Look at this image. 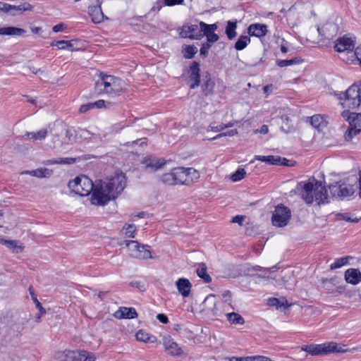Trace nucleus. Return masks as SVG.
Masks as SVG:
<instances>
[{
    "label": "nucleus",
    "instance_id": "obj_50",
    "mask_svg": "<svg viewBox=\"0 0 361 361\" xmlns=\"http://www.w3.org/2000/svg\"><path fill=\"white\" fill-rule=\"evenodd\" d=\"M200 26H202L203 32H214L218 28L216 23L209 25L202 21L200 22Z\"/></svg>",
    "mask_w": 361,
    "mask_h": 361
},
{
    "label": "nucleus",
    "instance_id": "obj_7",
    "mask_svg": "<svg viewBox=\"0 0 361 361\" xmlns=\"http://www.w3.org/2000/svg\"><path fill=\"white\" fill-rule=\"evenodd\" d=\"M123 243L128 247L131 257L140 259H152L150 250L147 245H141L136 240H124Z\"/></svg>",
    "mask_w": 361,
    "mask_h": 361
},
{
    "label": "nucleus",
    "instance_id": "obj_11",
    "mask_svg": "<svg viewBox=\"0 0 361 361\" xmlns=\"http://www.w3.org/2000/svg\"><path fill=\"white\" fill-rule=\"evenodd\" d=\"M355 38L345 35L336 39L335 43V50L338 52L347 51L353 54L355 48Z\"/></svg>",
    "mask_w": 361,
    "mask_h": 361
},
{
    "label": "nucleus",
    "instance_id": "obj_9",
    "mask_svg": "<svg viewBox=\"0 0 361 361\" xmlns=\"http://www.w3.org/2000/svg\"><path fill=\"white\" fill-rule=\"evenodd\" d=\"M291 213L289 208L283 204L276 207L272 214L271 221L273 225L277 227H284L290 219Z\"/></svg>",
    "mask_w": 361,
    "mask_h": 361
},
{
    "label": "nucleus",
    "instance_id": "obj_35",
    "mask_svg": "<svg viewBox=\"0 0 361 361\" xmlns=\"http://www.w3.org/2000/svg\"><path fill=\"white\" fill-rule=\"evenodd\" d=\"M250 42V37L242 35L238 37V40L235 43L234 48L238 51H241L244 49Z\"/></svg>",
    "mask_w": 361,
    "mask_h": 361
},
{
    "label": "nucleus",
    "instance_id": "obj_55",
    "mask_svg": "<svg viewBox=\"0 0 361 361\" xmlns=\"http://www.w3.org/2000/svg\"><path fill=\"white\" fill-rule=\"evenodd\" d=\"M164 5L168 6H172L175 5L182 4L184 0H162Z\"/></svg>",
    "mask_w": 361,
    "mask_h": 361
},
{
    "label": "nucleus",
    "instance_id": "obj_24",
    "mask_svg": "<svg viewBox=\"0 0 361 361\" xmlns=\"http://www.w3.org/2000/svg\"><path fill=\"white\" fill-rule=\"evenodd\" d=\"M78 41L77 39H71L69 41L59 40L51 44L52 46L57 47L59 49H68L71 51L79 49L76 44Z\"/></svg>",
    "mask_w": 361,
    "mask_h": 361
},
{
    "label": "nucleus",
    "instance_id": "obj_54",
    "mask_svg": "<svg viewBox=\"0 0 361 361\" xmlns=\"http://www.w3.org/2000/svg\"><path fill=\"white\" fill-rule=\"evenodd\" d=\"M302 350L306 351L312 355H316V346L314 345H304L301 348Z\"/></svg>",
    "mask_w": 361,
    "mask_h": 361
},
{
    "label": "nucleus",
    "instance_id": "obj_58",
    "mask_svg": "<svg viewBox=\"0 0 361 361\" xmlns=\"http://www.w3.org/2000/svg\"><path fill=\"white\" fill-rule=\"evenodd\" d=\"M126 126V125L125 123H115L114 125L112 126L111 130L114 133H117L121 130H122L123 128H125Z\"/></svg>",
    "mask_w": 361,
    "mask_h": 361
},
{
    "label": "nucleus",
    "instance_id": "obj_27",
    "mask_svg": "<svg viewBox=\"0 0 361 361\" xmlns=\"http://www.w3.org/2000/svg\"><path fill=\"white\" fill-rule=\"evenodd\" d=\"M237 20H228L226 22V25L225 27V34L229 40H233L237 36Z\"/></svg>",
    "mask_w": 361,
    "mask_h": 361
},
{
    "label": "nucleus",
    "instance_id": "obj_4",
    "mask_svg": "<svg viewBox=\"0 0 361 361\" xmlns=\"http://www.w3.org/2000/svg\"><path fill=\"white\" fill-rule=\"evenodd\" d=\"M341 115L349 123V127L344 135L345 140L349 142L361 132V114L345 110Z\"/></svg>",
    "mask_w": 361,
    "mask_h": 361
},
{
    "label": "nucleus",
    "instance_id": "obj_21",
    "mask_svg": "<svg viewBox=\"0 0 361 361\" xmlns=\"http://www.w3.org/2000/svg\"><path fill=\"white\" fill-rule=\"evenodd\" d=\"M178 293L184 298L190 295L192 287L190 281L185 278L179 279L176 283Z\"/></svg>",
    "mask_w": 361,
    "mask_h": 361
},
{
    "label": "nucleus",
    "instance_id": "obj_19",
    "mask_svg": "<svg viewBox=\"0 0 361 361\" xmlns=\"http://www.w3.org/2000/svg\"><path fill=\"white\" fill-rule=\"evenodd\" d=\"M317 204L329 202L330 197L325 185L321 180H317Z\"/></svg>",
    "mask_w": 361,
    "mask_h": 361
},
{
    "label": "nucleus",
    "instance_id": "obj_16",
    "mask_svg": "<svg viewBox=\"0 0 361 361\" xmlns=\"http://www.w3.org/2000/svg\"><path fill=\"white\" fill-rule=\"evenodd\" d=\"M200 63L197 61H193L190 66V87L191 89H194L196 87L199 86L200 82Z\"/></svg>",
    "mask_w": 361,
    "mask_h": 361
},
{
    "label": "nucleus",
    "instance_id": "obj_15",
    "mask_svg": "<svg viewBox=\"0 0 361 361\" xmlns=\"http://www.w3.org/2000/svg\"><path fill=\"white\" fill-rule=\"evenodd\" d=\"M166 160L164 159L157 158L154 156H149L145 157L142 164L145 165L146 169L149 172H154L161 169L166 164Z\"/></svg>",
    "mask_w": 361,
    "mask_h": 361
},
{
    "label": "nucleus",
    "instance_id": "obj_1",
    "mask_svg": "<svg viewBox=\"0 0 361 361\" xmlns=\"http://www.w3.org/2000/svg\"><path fill=\"white\" fill-rule=\"evenodd\" d=\"M72 192L80 196H87L91 192V202L96 205H105L111 199H115L126 186V177L123 173H116L104 180H99L95 185L85 176H78L68 184Z\"/></svg>",
    "mask_w": 361,
    "mask_h": 361
},
{
    "label": "nucleus",
    "instance_id": "obj_44",
    "mask_svg": "<svg viewBox=\"0 0 361 361\" xmlns=\"http://www.w3.org/2000/svg\"><path fill=\"white\" fill-rule=\"evenodd\" d=\"M187 178L190 180V184L200 178L199 172L193 168H185Z\"/></svg>",
    "mask_w": 361,
    "mask_h": 361
},
{
    "label": "nucleus",
    "instance_id": "obj_18",
    "mask_svg": "<svg viewBox=\"0 0 361 361\" xmlns=\"http://www.w3.org/2000/svg\"><path fill=\"white\" fill-rule=\"evenodd\" d=\"M114 317L117 319H134L137 317V313L133 307H121L114 313Z\"/></svg>",
    "mask_w": 361,
    "mask_h": 361
},
{
    "label": "nucleus",
    "instance_id": "obj_37",
    "mask_svg": "<svg viewBox=\"0 0 361 361\" xmlns=\"http://www.w3.org/2000/svg\"><path fill=\"white\" fill-rule=\"evenodd\" d=\"M47 133L48 130L47 129H42L36 133H27L25 135L33 140H42L47 137Z\"/></svg>",
    "mask_w": 361,
    "mask_h": 361
},
{
    "label": "nucleus",
    "instance_id": "obj_31",
    "mask_svg": "<svg viewBox=\"0 0 361 361\" xmlns=\"http://www.w3.org/2000/svg\"><path fill=\"white\" fill-rule=\"evenodd\" d=\"M136 340L144 343H156L157 338L154 336H150L143 330H139L135 334Z\"/></svg>",
    "mask_w": 361,
    "mask_h": 361
},
{
    "label": "nucleus",
    "instance_id": "obj_62",
    "mask_svg": "<svg viewBox=\"0 0 361 361\" xmlns=\"http://www.w3.org/2000/svg\"><path fill=\"white\" fill-rule=\"evenodd\" d=\"M94 109H101L104 107L105 102L103 99L97 100L94 102H92Z\"/></svg>",
    "mask_w": 361,
    "mask_h": 361
},
{
    "label": "nucleus",
    "instance_id": "obj_41",
    "mask_svg": "<svg viewBox=\"0 0 361 361\" xmlns=\"http://www.w3.org/2000/svg\"><path fill=\"white\" fill-rule=\"evenodd\" d=\"M328 121L326 117L323 115L317 114V132L322 131L323 134H326L325 130H327Z\"/></svg>",
    "mask_w": 361,
    "mask_h": 361
},
{
    "label": "nucleus",
    "instance_id": "obj_64",
    "mask_svg": "<svg viewBox=\"0 0 361 361\" xmlns=\"http://www.w3.org/2000/svg\"><path fill=\"white\" fill-rule=\"evenodd\" d=\"M253 361H272L270 358L262 355H255Z\"/></svg>",
    "mask_w": 361,
    "mask_h": 361
},
{
    "label": "nucleus",
    "instance_id": "obj_29",
    "mask_svg": "<svg viewBox=\"0 0 361 361\" xmlns=\"http://www.w3.org/2000/svg\"><path fill=\"white\" fill-rule=\"evenodd\" d=\"M26 31L24 29L16 27H4L0 28V35H24Z\"/></svg>",
    "mask_w": 361,
    "mask_h": 361
},
{
    "label": "nucleus",
    "instance_id": "obj_13",
    "mask_svg": "<svg viewBox=\"0 0 361 361\" xmlns=\"http://www.w3.org/2000/svg\"><path fill=\"white\" fill-rule=\"evenodd\" d=\"M324 288L330 292H338L343 293L345 290V286L342 280L337 277L331 278L329 279L322 280Z\"/></svg>",
    "mask_w": 361,
    "mask_h": 361
},
{
    "label": "nucleus",
    "instance_id": "obj_12",
    "mask_svg": "<svg viewBox=\"0 0 361 361\" xmlns=\"http://www.w3.org/2000/svg\"><path fill=\"white\" fill-rule=\"evenodd\" d=\"M345 352H347V348H345V345H341L335 342H327L317 345V355H326L331 353Z\"/></svg>",
    "mask_w": 361,
    "mask_h": 361
},
{
    "label": "nucleus",
    "instance_id": "obj_2",
    "mask_svg": "<svg viewBox=\"0 0 361 361\" xmlns=\"http://www.w3.org/2000/svg\"><path fill=\"white\" fill-rule=\"evenodd\" d=\"M95 89L99 94L119 95L125 91L126 83L119 78L101 73L95 82Z\"/></svg>",
    "mask_w": 361,
    "mask_h": 361
},
{
    "label": "nucleus",
    "instance_id": "obj_43",
    "mask_svg": "<svg viewBox=\"0 0 361 361\" xmlns=\"http://www.w3.org/2000/svg\"><path fill=\"white\" fill-rule=\"evenodd\" d=\"M268 304L270 306H274L276 308H279V307H286L288 306V302L283 298H282L281 299H278L276 298H269L268 300Z\"/></svg>",
    "mask_w": 361,
    "mask_h": 361
},
{
    "label": "nucleus",
    "instance_id": "obj_20",
    "mask_svg": "<svg viewBox=\"0 0 361 361\" xmlns=\"http://www.w3.org/2000/svg\"><path fill=\"white\" fill-rule=\"evenodd\" d=\"M345 280L348 283L356 285L361 281V272L357 269H348L345 271Z\"/></svg>",
    "mask_w": 361,
    "mask_h": 361
},
{
    "label": "nucleus",
    "instance_id": "obj_63",
    "mask_svg": "<svg viewBox=\"0 0 361 361\" xmlns=\"http://www.w3.org/2000/svg\"><path fill=\"white\" fill-rule=\"evenodd\" d=\"M353 55L356 56L357 59L360 61L361 65V45L355 49Z\"/></svg>",
    "mask_w": 361,
    "mask_h": 361
},
{
    "label": "nucleus",
    "instance_id": "obj_56",
    "mask_svg": "<svg viewBox=\"0 0 361 361\" xmlns=\"http://www.w3.org/2000/svg\"><path fill=\"white\" fill-rule=\"evenodd\" d=\"M92 109H94L92 104V102H90V103L81 105L79 109V112L80 114H85Z\"/></svg>",
    "mask_w": 361,
    "mask_h": 361
},
{
    "label": "nucleus",
    "instance_id": "obj_17",
    "mask_svg": "<svg viewBox=\"0 0 361 361\" xmlns=\"http://www.w3.org/2000/svg\"><path fill=\"white\" fill-rule=\"evenodd\" d=\"M268 32L267 25L261 23H252L247 27V33L250 36L262 37Z\"/></svg>",
    "mask_w": 361,
    "mask_h": 361
},
{
    "label": "nucleus",
    "instance_id": "obj_61",
    "mask_svg": "<svg viewBox=\"0 0 361 361\" xmlns=\"http://www.w3.org/2000/svg\"><path fill=\"white\" fill-rule=\"evenodd\" d=\"M281 164L279 166H292L294 165V161L292 160L287 159L286 158L281 157Z\"/></svg>",
    "mask_w": 361,
    "mask_h": 361
},
{
    "label": "nucleus",
    "instance_id": "obj_57",
    "mask_svg": "<svg viewBox=\"0 0 361 361\" xmlns=\"http://www.w3.org/2000/svg\"><path fill=\"white\" fill-rule=\"evenodd\" d=\"M33 300L36 304V307L39 309L40 314L37 317V319H40V316L46 313L45 309L42 306L41 303L38 301L36 297H33Z\"/></svg>",
    "mask_w": 361,
    "mask_h": 361
},
{
    "label": "nucleus",
    "instance_id": "obj_26",
    "mask_svg": "<svg viewBox=\"0 0 361 361\" xmlns=\"http://www.w3.org/2000/svg\"><path fill=\"white\" fill-rule=\"evenodd\" d=\"M176 185H190V180L187 178L185 168L178 167L174 169Z\"/></svg>",
    "mask_w": 361,
    "mask_h": 361
},
{
    "label": "nucleus",
    "instance_id": "obj_48",
    "mask_svg": "<svg viewBox=\"0 0 361 361\" xmlns=\"http://www.w3.org/2000/svg\"><path fill=\"white\" fill-rule=\"evenodd\" d=\"M246 174L245 171L243 169H238L235 173H233L231 176V179L233 182H237L240 180H242Z\"/></svg>",
    "mask_w": 361,
    "mask_h": 361
},
{
    "label": "nucleus",
    "instance_id": "obj_25",
    "mask_svg": "<svg viewBox=\"0 0 361 361\" xmlns=\"http://www.w3.org/2000/svg\"><path fill=\"white\" fill-rule=\"evenodd\" d=\"M4 4L6 6H4V13H12L13 11L23 12V11H31L33 8V6L30 4L27 3V2L21 4L18 6H13V5L6 4V3H4Z\"/></svg>",
    "mask_w": 361,
    "mask_h": 361
},
{
    "label": "nucleus",
    "instance_id": "obj_6",
    "mask_svg": "<svg viewBox=\"0 0 361 361\" xmlns=\"http://www.w3.org/2000/svg\"><path fill=\"white\" fill-rule=\"evenodd\" d=\"M56 359L58 361H94L95 356L86 350H65L58 353Z\"/></svg>",
    "mask_w": 361,
    "mask_h": 361
},
{
    "label": "nucleus",
    "instance_id": "obj_39",
    "mask_svg": "<svg viewBox=\"0 0 361 361\" xmlns=\"http://www.w3.org/2000/svg\"><path fill=\"white\" fill-rule=\"evenodd\" d=\"M1 243L16 253L23 250V247L18 245V240H1Z\"/></svg>",
    "mask_w": 361,
    "mask_h": 361
},
{
    "label": "nucleus",
    "instance_id": "obj_32",
    "mask_svg": "<svg viewBox=\"0 0 361 361\" xmlns=\"http://www.w3.org/2000/svg\"><path fill=\"white\" fill-rule=\"evenodd\" d=\"M207 266L204 263L198 264L196 270L197 276L201 278L204 283H209L212 281V277L207 272Z\"/></svg>",
    "mask_w": 361,
    "mask_h": 361
},
{
    "label": "nucleus",
    "instance_id": "obj_46",
    "mask_svg": "<svg viewBox=\"0 0 361 361\" xmlns=\"http://www.w3.org/2000/svg\"><path fill=\"white\" fill-rule=\"evenodd\" d=\"M123 230H125V235L128 238H135V233L136 232V226L134 224H128L125 225L123 227Z\"/></svg>",
    "mask_w": 361,
    "mask_h": 361
},
{
    "label": "nucleus",
    "instance_id": "obj_42",
    "mask_svg": "<svg viewBox=\"0 0 361 361\" xmlns=\"http://www.w3.org/2000/svg\"><path fill=\"white\" fill-rule=\"evenodd\" d=\"M54 126H56L58 129L65 130H66V140L65 142H72L74 137V130L71 128H66L65 125L63 123H57L54 124Z\"/></svg>",
    "mask_w": 361,
    "mask_h": 361
},
{
    "label": "nucleus",
    "instance_id": "obj_8",
    "mask_svg": "<svg viewBox=\"0 0 361 361\" xmlns=\"http://www.w3.org/2000/svg\"><path fill=\"white\" fill-rule=\"evenodd\" d=\"M357 188L345 182H338L329 186L332 197L341 200L353 196Z\"/></svg>",
    "mask_w": 361,
    "mask_h": 361
},
{
    "label": "nucleus",
    "instance_id": "obj_40",
    "mask_svg": "<svg viewBox=\"0 0 361 361\" xmlns=\"http://www.w3.org/2000/svg\"><path fill=\"white\" fill-rule=\"evenodd\" d=\"M197 48L195 45H186L182 50L185 59H190L197 53Z\"/></svg>",
    "mask_w": 361,
    "mask_h": 361
},
{
    "label": "nucleus",
    "instance_id": "obj_36",
    "mask_svg": "<svg viewBox=\"0 0 361 361\" xmlns=\"http://www.w3.org/2000/svg\"><path fill=\"white\" fill-rule=\"evenodd\" d=\"M352 259V257L346 256L337 258L333 263L330 264V269L331 270L339 269L349 263V259Z\"/></svg>",
    "mask_w": 361,
    "mask_h": 361
},
{
    "label": "nucleus",
    "instance_id": "obj_52",
    "mask_svg": "<svg viewBox=\"0 0 361 361\" xmlns=\"http://www.w3.org/2000/svg\"><path fill=\"white\" fill-rule=\"evenodd\" d=\"M163 5H164L163 1L162 0H158L154 4V5L152 7V8L150 9V11L148 13V14L149 15L150 13H154V14L157 13L161 10V8H162Z\"/></svg>",
    "mask_w": 361,
    "mask_h": 361
},
{
    "label": "nucleus",
    "instance_id": "obj_59",
    "mask_svg": "<svg viewBox=\"0 0 361 361\" xmlns=\"http://www.w3.org/2000/svg\"><path fill=\"white\" fill-rule=\"evenodd\" d=\"M245 219V216L237 215V216H234L232 219L231 222L232 223H235V224H238L240 226H242L243 225V221H244Z\"/></svg>",
    "mask_w": 361,
    "mask_h": 361
},
{
    "label": "nucleus",
    "instance_id": "obj_10",
    "mask_svg": "<svg viewBox=\"0 0 361 361\" xmlns=\"http://www.w3.org/2000/svg\"><path fill=\"white\" fill-rule=\"evenodd\" d=\"M203 30L200 22L197 24L187 23L182 26L179 35L183 38L200 39L204 37Z\"/></svg>",
    "mask_w": 361,
    "mask_h": 361
},
{
    "label": "nucleus",
    "instance_id": "obj_49",
    "mask_svg": "<svg viewBox=\"0 0 361 361\" xmlns=\"http://www.w3.org/2000/svg\"><path fill=\"white\" fill-rule=\"evenodd\" d=\"M202 33H204V36H206L207 37V42L211 45L217 42L219 39V35L215 32H202Z\"/></svg>",
    "mask_w": 361,
    "mask_h": 361
},
{
    "label": "nucleus",
    "instance_id": "obj_38",
    "mask_svg": "<svg viewBox=\"0 0 361 361\" xmlns=\"http://www.w3.org/2000/svg\"><path fill=\"white\" fill-rule=\"evenodd\" d=\"M226 316L228 322L232 324H243L245 323L243 317L238 313H228Z\"/></svg>",
    "mask_w": 361,
    "mask_h": 361
},
{
    "label": "nucleus",
    "instance_id": "obj_22",
    "mask_svg": "<svg viewBox=\"0 0 361 361\" xmlns=\"http://www.w3.org/2000/svg\"><path fill=\"white\" fill-rule=\"evenodd\" d=\"M337 30L338 27L334 23H328L325 24L321 29L317 27V32L320 35H324L327 39H331L334 35H336Z\"/></svg>",
    "mask_w": 361,
    "mask_h": 361
},
{
    "label": "nucleus",
    "instance_id": "obj_23",
    "mask_svg": "<svg viewBox=\"0 0 361 361\" xmlns=\"http://www.w3.org/2000/svg\"><path fill=\"white\" fill-rule=\"evenodd\" d=\"M88 13L92 22L94 23H99L104 19V15L100 6H90L88 8Z\"/></svg>",
    "mask_w": 361,
    "mask_h": 361
},
{
    "label": "nucleus",
    "instance_id": "obj_51",
    "mask_svg": "<svg viewBox=\"0 0 361 361\" xmlns=\"http://www.w3.org/2000/svg\"><path fill=\"white\" fill-rule=\"evenodd\" d=\"M237 134H238V130L236 129H233V130H228L225 133H219L217 135H216L215 137L210 138L209 140H217L224 136H233Z\"/></svg>",
    "mask_w": 361,
    "mask_h": 361
},
{
    "label": "nucleus",
    "instance_id": "obj_5",
    "mask_svg": "<svg viewBox=\"0 0 361 361\" xmlns=\"http://www.w3.org/2000/svg\"><path fill=\"white\" fill-rule=\"evenodd\" d=\"M314 178L312 177L307 181L299 182L290 193L299 195L305 203L310 204L314 202L315 190L314 189Z\"/></svg>",
    "mask_w": 361,
    "mask_h": 361
},
{
    "label": "nucleus",
    "instance_id": "obj_47",
    "mask_svg": "<svg viewBox=\"0 0 361 361\" xmlns=\"http://www.w3.org/2000/svg\"><path fill=\"white\" fill-rule=\"evenodd\" d=\"M300 62V60L298 58H294L290 60H277L276 63L279 67H286L288 66H292L293 64H297Z\"/></svg>",
    "mask_w": 361,
    "mask_h": 361
},
{
    "label": "nucleus",
    "instance_id": "obj_28",
    "mask_svg": "<svg viewBox=\"0 0 361 361\" xmlns=\"http://www.w3.org/2000/svg\"><path fill=\"white\" fill-rule=\"evenodd\" d=\"M52 170L47 168H40L32 171H25L23 173H27L37 178H49L52 175Z\"/></svg>",
    "mask_w": 361,
    "mask_h": 361
},
{
    "label": "nucleus",
    "instance_id": "obj_30",
    "mask_svg": "<svg viewBox=\"0 0 361 361\" xmlns=\"http://www.w3.org/2000/svg\"><path fill=\"white\" fill-rule=\"evenodd\" d=\"M255 160H259L262 162H265L270 165H280L281 164V157L279 156H261V155H256L255 157Z\"/></svg>",
    "mask_w": 361,
    "mask_h": 361
},
{
    "label": "nucleus",
    "instance_id": "obj_45",
    "mask_svg": "<svg viewBox=\"0 0 361 361\" xmlns=\"http://www.w3.org/2000/svg\"><path fill=\"white\" fill-rule=\"evenodd\" d=\"M336 216L338 220H344L345 221H350L353 223H357L359 221L358 218H352L351 214L350 213H338L336 214Z\"/></svg>",
    "mask_w": 361,
    "mask_h": 361
},
{
    "label": "nucleus",
    "instance_id": "obj_3",
    "mask_svg": "<svg viewBox=\"0 0 361 361\" xmlns=\"http://www.w3.org/2000/svg\"><path fill=\"white\" fill-rule=\"evenodd\" d=\"M338 99L343 108L354 109L361 106V82L354 83L345 92H340Z\"/></svg>",
    "mask_w": 361,
    "mask_h": 361
},
{
    "label": "nucleus",
    "instance_id": "obj_14",
    "mask_svg": "<svg viewBox=\"0 0 361 361\" xmlns=\"http://www.w3.org/2000/svg\"><path fill=\"white\" fill-rule=\"evenodd\" d=\"M162 344L164 347L165 351L171 356H180L183 353V350L178 344L176 343L173 339L169 336H164L162 339Z\"/></svg>",
    "mask_w": 361,
    "mask_h": 361
},
{
    "label": "nucleus",
    "instance_id": "obj_34",
    "mask_svg": "<svg viewBox=\"0 0 361 361\" xmlns=\"http://www.w3.org/2000/svg\"><path fill=\"white\" fill-rule=\"evenodd\" d=\"M175 176L176 175L173 169V170H171V171L163 174L161 176V180L163 183L166 185H176Z\"/></svg>",
    "mask_w": 361,
    "mask_h": 361
},
{
    "label": "nucleus",
    "instance_id": "obj_53",
    "mask_svg": "<svg viewBox=\"0 0 361 361\" xmlns=\"http://www.w3.org/2000/svg\"><path fill=\"white\" fill-rule=\"evenodd\" d=\"M211 47L212 45L207 42L203 43L200 50V55L203 57H206L208 55V51Z\"/></svg>",
    "mask_w": 361,
    "mask_h": 361
},
{
    "label": "nucleus",
    "instance_id": "obj_33",
    "mask_svg": "<svg viewBox=\"0 0 361 361\" xmlns=\"http://www.w3.org/2000/svg\"><path fill=\"white\" fill-rule=\"evenodd\" d=\"M75 158H58L54 159H48L44 162L46 165H53V164H71L75 163Z\"/></svg>",
    "mask_w": 361,
    "mask_h": 361
},
{
    "label": "nucleus",
    "instance_id": "obj_60",
    "mask_svg": "<svg viewBox=\"0 0 361 361\" xmlns=\"http://www.w3.org/2000/svg\"><path fill=\"white\" fill-rule=\"evenodd\" d=\"M255 356H248L244 357H230V361H253Z\"/></svg>",
    "mask_w": 361,
    "mask_h": 361
}]
</instances>
